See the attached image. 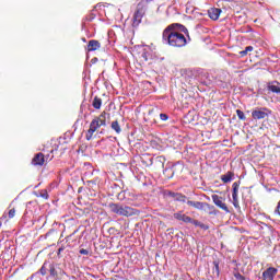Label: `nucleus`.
I'll list each match as a JSON object with an SVG mask.
<instances>
[{
    "label": "nucleus",
    "instance_id": "obj_1",
    "mask_svg": "<svg viewBox=\"0 0 280 280\" xmlns=\"http://www.w3.org/2000/svg\"><path fill=\"white\" fill-rule=\"evenodd\" d=\"M190 40L191 37H189V30L179 23L170 24L162 33V42L164 45H168V47L180 49Z\"/></svg>",
    "mask_w": 280,
    "mask_h": 280
},
{
    "label": "nucleus",
    "instance_id": "obj_35",
    "mask_svg": "<svg viewBox=\"0 0 280 280\" xmlns=\"http://www.w3.org/2000/svg\"><path fill=\"white\" fill-rule=\"evenodd\" d=\"M160 119L162 121H167L170 119V116H167V114H160Z\"/></svg>",
    "mask_w": 280,
    "mask_h": 280
},
{
    "label": "nucleus",
    "instance_id": "obj_9",
    "mask_svg": "<svg viewBox=\"0 0 280 280\" xmlns=\"http://www.w3.org/2000/svg\"><path fill=\"white\" fill-rule=\"evenodd\" d=\"M173 218L179 222H184L185 224H189L191 222V217L183 213V211L175 212Z\"/></svg>",
    "mask_w": 280,
    "mask_h": 280
},
{
    "label": "nucleus",
    "instance_id": "obj_36",
    "mask_svg": "<svg viewBox=\"0 0 280 280\" xmlns=\"http://www.w3.org/2000/svg\"><path fill=\"white\" fill-rule=\"evenodd\" d=\"M65 250V246H61L57 252V257H61V253Z\"/></svg>",
    "mask_w": 280,
    "mask_h": 280
},
{
    "label": "nucleus",
    "instance_id": "obj_26",
    "mask_svg": "<svg viewBox=\"0 0 280 280\" xmlns=\"http://www.w3.org/2000/svg\"><path fill=\"white\" fill-rule=\"evenodd\" d=\"M253 46H247L243 51H240L241 58H244V56H248V51H253Z\"/></svg>",
    "mask_w": 280,
    "mask_h": 280
},
{
    "label": "nucleus",
    "instance_id": "obj_15",
    "mask_svg": "<svg viewBox=\"0 0 280 280\" xmlns=\"http://www.w3.org/2000/svg\"><path fill=\"white\" fill-rule=\"evenodd\" d=\"M235 177V173L229 171L226 174L221 176V180L222 183H231V180H233V178Z\"/></svg>",
    "mask_w": 280,
    "mask_h": 280
},
{
    "label": "nucleus",
    "instance_id": "obj_22",
    "mask_svg": "<svg viewBox=\"0 0 280 280\" xmlns=\"http://www.w3.org/2000/svg\"><path fill=\"white\" fill-rule=\"evenodd\" d=\"M240 191V182H234L232 185V196H237Z\"/></svg>",
    "mask_w": 280,
    "mask_h": 280
},
{
    "label": "nucleus",
    "instance_id": "obj_5",
    "mask_svg": "<svg viewBox=\"0 0 280 280\" xmlns=\"http://www.w3.org/2000/svg\"><path fill=\"white\" fill-rule=\"evenodd\" d=\"M211 198L215 207H219V209H222V211H225V213H231V210H229V207L226 203H224V198L218 195H212Z\"/></svg>",
    "mask_w": 280,
    "mask_h": 280
},
{
    "label": "nucleus",
    "instance_id": "obj_29",
    "mask_svg": "<svg viewBox=\"0 0 280 280\" xmlns=\"http://www.w3.org/2000/svg\"><path fill=\"white\" fill-rule=\"evenodd\" d=\"M269 91H271V93H280V86L279 85H269Z\"/></svg>",
    "mask_w": 280,
    "mask_h": 280
},
{
    "label": "nucleus",
    "instance_id": "obj_17",
    "mask_svg": "<svg viewBox=\"0 0 280 280\" xmlns=\"http://www.w3.org/2000/svg\"><path fill=\"white\" fill-rule=\"evenodd\" d=\"M183 78L185 79L186 82H191L194 80V71L192 70H185L183 73Z\"/></svg>",
    "mask_w": 280,
    "mask_h": 280
},
{
    "label": "nucleus",
    "instance_id": "obj_32",
    "mask_svg": "<svg viewBox=\"0 0 280 280\" xmlns=\"http://www.w3.org/2000/svg\"><path fill=\"white\" fill-rule=\"evenodd\" d=\"M158 163H160L161 167H165V158L159 156L156 158Z\"/></svg>",
    "mask_w": 280,
    "mask_h": 280
},
{
    "label": "nucleus",
    "instance_id": "obj_19",
    "mask_svg": "<svg viewBox=\"0 0 280 280\" xmlns=\"http://www.w3.org/2000/svg\"><path fill=\"white\" fill-rule=\"evenodd\" d=\"M49 275L50 277H52V279H58V271L56 270V265H49Z\"/></svg>",
    "mask_w": 280,
    "mask_h": 280
},
{
    "label": "nucleus",
    "instance_id": "obj_38",
    "mask_svg": "<svg viewBox=\"0 0 280 280\" xmlns=\"http://www.w3.org/2000/svg\"><path fill=\"white\" fill-rule=\"evenodd\" d=\"M142 58L144 60V62H148V52H142Z\"/></svg>",
    "mask_w": 280,
    "mask_h": 280
},
{
    "label": "nucleus",
    "instance_id": "obj_18",
    "mask_svg": "<svg viewBox=\"0 0 280 280\" xmlns=\"http://www.w3.org/2000/svg\"><path fill=\"white\" fill-rule=\"evenodd\" d=\"M92 106L93 108H95V110H100L102 108V98L98 96H95L93 98Z\"/></svg>",
    "mask_w": 280,
    "mask_h": 280
},
{
    "label": "nucleus",
    "instance_id": "obj_31",
    "mask_svg": "<svg viewBox=\"0 0 280 280\" xmlns=\"http://www.w3.org/2000/svg\"><path fill=\"white\" fill-rule=\"evenodd\" d=\"M47 262H44V265L42 266V268L39 269L40 275H43V277H45V275H47Z\"/></svg>",
    "mask_w": 280,
    "mask_h": 280
},
{
    "label": "nucleus",
    "instance_id": "obj_12",
    "mask_svg": "<svg viewBox=\"0 0 280 280\" xmlns=\"http://www.w3.org/2000/svg\"><path fill=\"white\" fill-rule=\"evenodd\" d=\"M102 47V44L97 39H92L88 43V51H97Z\"/></svg>",
    "mask_w": 280,
    "mask_h": 280
},
{
    "label": "nucleus",
    "instance_id": "obj_20",
    "mask_svg": "<svg viewBox=\"0 0 280 280\" xmlns=\"http://www.w3.org/2000/svg\"><path fill=\"white\" fill-rule=\"evenodd\" d=\"M214 268L212 269L213 275L220 277V260H214L213 262Z\"/></svg>",
    "mask_w": 280,
    "mask_h": 280
},
{
    "label": "nucleus",
    "instance_id": "obj_25",
    "mask_svg": "<svg viewBox=\"0 0 280 280\" xmlns=\"http://www.w3.org/2000/svg\"><path fill=\"white\" fill-rule=\"evenodd\" d=\"M14 215H16V208H12V206H10L9 211H8L9 220H12V218H14Z\"/></svg>",
    "mask_w": 280,
    "mask_h": 280
},
{
    "label": "nucleus",
    "instance_id": "obj_23",
    "mask_svg": "<svg viewBox=\"0 0 280 280\" xmlns=\"http://www.w3.org/2000/svg\"><path fill=\"white\" fill-rule=\"evenodd\" d=\"M37 198H43L44 200H49V192H47V189H43L39 191V195H37Z\"/></svg>",
    "mask_w": 280,
    "mask_h": 280
},
{
    "label": "nucleus",
    "instance_id": "obj_6",
    "mask_svg": "<svg viewBox=\"0 0 280 280\" xmlns=\"http://www.w3.org/2000/svg\"><path fill=\"white\" fill-rule=\"evenodd\" d=\"M144 15L145 11H143V8H138L133 13L132 27H139V24L141 23Z\"/></svg>",
    "mask_w": 280,
    "mask_h": 280
},
{
    "label": "nucleus",
    "instance_id": "obj_11",
    "mask_svg": "<svg viewBox=\"0 0 280 280\" xmlns=\"http://www.w3.org/2000/svg\"><path fill=\"white\" fill-rule=\"evenodd\" d=\"M220 14H222V9L211 8L208 10V16L212 21H218V19H220Z\"/></svg>",
    "mask_w": 280,
    "mask_h": 280
},
{
    "label": "nucleus",
    "instance_id": "obj_27",
    "mask_svg": "<svg viewBox=\"0 0 280 280\" xmlns=\"http://www.w3.org/2000/svg\"><path fill=\"white\" fill-rule=\"evenodd\" d=\"M232 203L235 207V209H240V199L237 197V195H232Z\"/></svg>",
    "mask_w": 280,
    "mask_h": 280
},
{
    "label": "nucleus",
    "instance_id": "obj_34",
    "mask_svg": "<svg viewBox=\"0 0 280 280\" xmlns=\"http://www.w3.org/2000/svg\"><path fill=\"white\" fill-rule=\"evenodd\" d=\"M175 170H176V166L173 165L171 168H166L165 172H172V175H171V178H172V176H174V174H176Z\"/></svg>",
    "mask_w": 280,
    "mask_h": 280
},
{
    "label": "nucleus",
    "instance_id": "obj_13",
    "mask_svg": "<svg viewBox=\"0 0 280 280\" xmlns=\"http://www.w3.org/2000/svg\"><path fill=\"white\" fill-rule=\"evenodd\" d=\"M188 207H194V209H198L199 211H203L205 207L207 206V202L202 201H187Z\"/></svg>",
    "mask_w": 280,
    "mask_h": 280
},
{
    "label": "nucleus",
    "instance_id": "obj_4",
    "mask_svg": "<svg viewBox=\"0 0 280 280\" xmlns=\"http://www.w3.org/2000/svg\"><path fill=\"white\" fill-rule=\"evenodd\" d=\"M269 115H270V109L266 107L256 108L252 112V117L256 121L259 119H266V117H268Z\"/></svg>",
    "mask_w": 280,
    "mask_h": 280
},
{
    "label": "nucleus",
    "instance_id": "obj_7",
    "mask_svg": "<svg viewBox=\"0 0 280 280\" xmlns=\"http://www.w3.org/2000/svg\"><path fill=\"white\" fill-rule=\"evenodd\" d=\"M45 153H36L31 162V165H34V167H43L45 165Z\"/></svg>",
    "mask_w": 280,
    "mask_h": 280
},
{
    "label": "nucleus",
    "instance_id": "obj_30",
    "mask_svg": "<svg viewBox=\"0 0 280 280\" xmlns=\"http://www.w3.org/2000/svg\"><path fill=\"white\" fill-rule=\"evenodd\" d=\"M141 162L144 164V165H147V167L148 166H150V165H152V159H148V160H145V156H142L141 158Z\"/></svg>",
    "mask_w": 280,
    "mask_h": 280
},
{
    "label": "nucleus",
    "instance_id": "obj_10",
    "mask_svg": "<svg viewBox=\"0 0 280 280\" xmlns=\"http://www.w3.org/2000/svg\"><path fill=\"white\" fill-rule=\"evenodd\" d=\"M166 196H170V198H174V200H176L177 202H187V196L180 192L168 191Z\"/></svg>",
    "mask_w": 280,
    "mask_h": 280
},
{
    "label": "nucleus",
    "instance_id": "obj_37",
    "mask_svg": "<svg viewBox=\"0 0 280 280\" xmlns=\"http://www.w3.org/2000/svg\"><path fill=\"white\" fill-rule=\"evenodd\" d=\"M79 253L80 255H89V250L84 248L80 249Z\"/></svg>",
    "mask_w": 280,
    "mask_h": 280
},
{
    "label": "nucleus",
    "instance_id": "obj_33",
    "mask_svg": "<svg viewBox=\"0 0 280 280\" xmlns=\"http://www.w3.org/2000/svg\"><path fill=\"white\" fill-rule=\"evenodd\" d=\"M234 278L236 280H246V278L242 273H240V272H235L234 273Z\"/></svg>",
    "mask_w": 280,
    "mask_h": 280
},
{
    "label": "nucleus",
    "instance_id": "obj_2",
    "mask_svg": "<svg viewBox=\"0 0 280 280\" xmlns=\"http://www.w3.org/2000/svg\"><path fill=\"white\" fill-rule=\"evenodd\" d=\"M102 126H106V112H102L98 117L93 118L90 124V128L85 133L86 141H91V139H93V135H95Z\"/></svg>",
    "mask_w": 280,
    "mask_h": 280
},
{
    "label": "nucleus",
    "instance_id": "obj_39",
    "mask_svg": "<svg viewBox=\"0 0 280 280\" xmlns=\"http://www.w3.org/2000/svg\"><path fill=\"white\" fill-rule=\"evenodd\" d=\"M75 233H78V230H75V231L72 233V235H75Z\"/></svg>",
    "mask_w": 280,
    "mask_h": 280
},
{
    "label": "nucleus",
    "instance_id": "obj_8",
    "mask_svg": "<svg viewBox=\"0 0 280 280\" xmlns=\"http://www.w3.org/2000/svg\"><path fill=\"white\" fill-rule=\"evenodd\" d=\"M277 272L279 270L275 267H269L262 272V280H275V277H277Z\"/></svg>",
    "mask_w": 280,
    "mask_h": 280
},
{
    "label": "nucleus",
    "instance_id": "obj_14",
    "mask_svg": "<svg viewBox=\"0 0 280 280\" xmlns=\"http://www.w3.org/2000/svg\"><path fill=\"white\" fill-rule=\"evenodd\" d=\"M203 211H207L209 215H218V213H220V211L215 209V206H211L208 202H206Z\"/></svg>",
    "mask_w": 280,
    "mask_h": 280
},
{
    "label": "nucleus",
    "instance_id": "obj_16",
    "mask_svg": "<svg viewBox=\"0 0 280 280\" xmlns=\"http://www.w3.org/2000/svg\"><path fill=\"white\" fill-rule=\"evenodd\" d=\"M189 224H194V226H199V229H202L203 231H209V225H207L198 220L191 219Z\"/></svg>",
    "mask_w": 280,
    "mask_h": 280
},
{
    "label": "nucleus",
    "instance_id": "obj_24",
    "mask_svg": "<svg viewBox=\"0 0 280 280\" xmlns=\"http://www.w3.org/2000/svg\"><path fill=\"white\" fill-rule=\"evenodd\" d=\"M49 161H54V149L50 150V153L44 154V162L49 163Z\"/></svg>",
    "mask_w": 280,
    "mask_h": 280
},
{
    "label": "nucleus",
    "instance_id": "obj_28",
    "mask_svg": "<svg viewBox=\"0 0 280 280\" xmlns=\"http://www.w3.org/2000/svg\"><path fill=\"white\" fill-rule=\"evenodd\" d=\"M236 115L241 121H246V115L241 109H236Z\"/></svg>",
    "mask_w": 280,
    "mask_h": 280
},
{
    "label": "nucleus",
    "instance_id": "obj_3",
    "mask_svg": "<svg viewBox=\"0 0 280 280\" xmlns=\"http://www.w3.org/2000/svg\"><path fill=\"white\" fill-rule=\"evenodd\" d=\"M109 211L112 213H116V215H122L124 218H130L132 215H137V210L132 207L121 206L119 203L110 202L108 205Z\"/></svg>",
    "mask_w": 280,
    "mask_h": 280
},
{
    "label": "nucleus",
    "instance_id": "obj_21",
    "mask_svg": "<svg viewBox=\"0 0 280 280\" xmlns=\"http://www.w3.org/2000/svg\"><path fill=\"white\" fill-rule=\"evenodd\" d=\"M112 130H115L117 135L121 132V126H119V121L115 120L112 122Z\"/></svg>",
    "mask_w": 280,
    "mask_h": 280
}]
</instances>
